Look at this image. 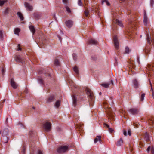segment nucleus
Segmentation results:
<instances>
[{
    "label": "nucleus",
    "instance_id": "423d86ee",
    "mask_svg": "<svg viewBox=\"0 0 154 154\" xmlns=\"http://www.w3.org/2000/svg\"><path fill=\"white\" fill-rule=\"evenodd\" d=\"M113 39L115 48L116 49H118L119 48V43L117 36H115L113 38Z\"/></svg>",
    "mask_w": 154,
    "mask_h": 154
},
{
    "label": "nucleus",
    "instance_id": "49530a36",
    "mask_svg": "<svg viewBox=\"0 0 154 154\" xmlns=\"http://www.w3.org/2000/svg\"><path fill=\"white\" fill-rule=\"evenodd\" d=\"M25 146H23V149L22 151V152L23 154H25Z\"/></svg>",
    "mask_w": 154,
    "mask_h": 154
},
{
    "label": "nucleus",
    "instance_id": "39448f33",
    "mask_svg": "<svg viewBox=\"0 0 154 154\" xmlns=\"http://www.w3.org/2000/svg\"><path fill=\"white\" fill-rule=\"evenodd\" d=\"M147 40L148 43L150 45H152L154 46V39L152 38L148 33H147Z\"/></svg>",
    "mask_w": 154,
    "mask_h": 154
},
{
    "label": "nucleus",
    "instance_id": "20e7f679",
    "mask_svg": "<svg viewBox=\"0 0 154 154\" xmlns=\"http://www.w3.org/2000/svg\"><path fill=\"white\" fill-rule=\"evenodd\" d=\"M51 124L48 121L46 122L43 125L44 129L47 131H49L51 130Z\"/></svg>",
    "mask_w": 154,
    "mask_h": 154
},
{
    "label": "nucleus",
    "instance_id": "6e6552de",
    "mask_svg": "<svg viewBox=\"0 0 154 154\" xmlns=\"http://www.w3.org/2000/svg\"><path fill=\"white\" fill-rule=\"evenodd\" d=\"M48 41V38L45 35H43L40 38V42L45 43L47 42Z\"/></svg>",
    "mask_w": 154,
    "mask_h": 154
},
{
    "label": "nucleus",
    "instance_id": "37998d69",
    "mask_svg": "<svg viewBox=\"0 0 154 154\" xmlns=\"http://www.w3.org/2000/svg\"><path fill=\"white\" fill-rule=\"evenodd\" d=\"M72 56L73 59L75 60H76L77 58V56L76 54L75 53H73L72 54Z\"/></svg>",
    "mask_w": 154,
    "mask_h": 154
},
{
    "label": "nucleus",
    "instance_id": "774afa93",
    "mask_svg": "<svg viewBox=\"0 0 154 154\" xmlns=\"http://www.w3.org/2000/svg\"><path fill=\"white\" fill-rule=\"evenodd\" d=\"M152 97L153 99H154V92H152Z\"/></svg>",
    "mask_w": 154,
    "mask_h": 154
},
{
    "label": "nucleus",
    "instance_id": "5701e85b",
    "mask_svg": "<svg viewBox=\"0 0 154 154\" xmlns=\"http://www.w3.org/2000/svg\"><path fill=\"white\" fill-rule=\"evenodd\" d=\"M143 137H144V139L145 140L148 142L149 140V137L147 133H145L143 135Z\"/></svg>",
    "mask_w": 154,
    "mask_h": 154
},
{
    "label": "nucleus",
    "instance_id": "f8f14e48",
    "mask_svg": "<svg viewBox=\"0 0 154 154\" xmlns=\"http://www.w3.org/2000/svg\"><path fill=\"white\" fill-rule=\"evenodd\" d=\"M98 43V42L93 39H90L87 42L88 44L91 45H97Z\"/></svg>",
    "mask_w": 154,
    "mask_h": 154
},
{
    "label": "nucleus",
    "instance_id": "ddd939ff",
    "mask_svg": "<svg viewBox=\"0 0 154 154\" xmlns=\"http://www.w3.org/2000/svg\"><path fill=\"white\" fill-rule=\"evenodd\" d=\"M73 100V105L75 107L77 104V97L75 95H73L72 96Z\"/></svg>",
    "mask_w": 154,
    "mask_h": 154
},
{
    "label": "nucleus",
    "instance_id": "7c9ffc66",
    "mask_svg": "<svg viewBox=\"0 0 154 154\" xmlns=\"http://www.w3.org/2000/svg\"><path fill=\"white\" fill-rule=\"evenodd\" d=\"M144 50L145 54H148V53L149 52V48L148 47L146 46L145 47Z\"/></svg>",
    "mask_w": 154,
    "mask_h": 154
},
{
    "label": "nucleus",
    "instance_id": "c03bdc74",
    "mask_svg": "<svg viewBox=\"0 0 154 154\" xmlns=\"http://www.w3.org/2000/svg\"><path fill=\"white\" fill-rule=\"evenodd\" d=\"M26 61V60H25L24 59V58H23V59H20V63L21 62V63H22V64H23V63H25V62Z\"/></svg>",
    "mask_w": 154,
    "mask_h": 154
},
{
    "label": "nucleus",
    "instance_id": "0eeeda50",
    "mask_svg": "<svg viewBox=\"0 0 154 154\" xmlns=\"http://www.w3.org/2000/svg\"><path fill=\"white\" fill-rule=\"evenodd\" d=\"M107 111L108 115L109 116L110 119L114 120L115 119L114 118L115 116V113H113L112 111H111L110 110V109H109L108 110H107Z\"/></svg>",
    "mask_w": 154,
    "mask_h": 154
},
{
    "label": "nucleus",
    "instance_id": "c756f323",
    "mask_svg": "<svg viewBox=\"0 0 154 154\" xmlns=\"http://www.w3.org/2000/svg\"><path fill=\"white\" fill-rule=\"evenodd\" d=\"M14 33L15 34L19 35V28H16L14 30Z\"/></svg>",
    "mask_w": 154,
    "mask_h": 154
},
{
    "label": "nucleus",
    "instance_id": "13d9d810",
    "mask_svg": "<svg viewBox=\"0 0 154 154\" xmlns=\"http://www.w3.org/2000/svg\"><path fill=\"white\" fill-rule=\"evenodd\" d=\"M154 4V1L153 0H151V5L152 6Z\"/></svg>",
    "mask_w": 154,
    "mask_h": 154
},
{
    "label": "nucleus",
    "instance_id": "338daca9",
    "mask_svg": "<svg viewBox=\"0 0 154 154\" xmlns=\"http://www.w3.org/2000/svg\"><path fill=\"white\" fill-rule=\"evenodd\" d=\"M69 82V84H70L71 83V84L72 85V83H73V82L72 81H71V82H70V81Z\"/></svg>",
    "mask_w": 154,
    "mask_h": 154
},
{
    "label": "nucleus",
    "instance_id": "4c0bfd02",
    "mask_svg": "<svg viewBox=\"0 0 154 154\" xmlns=\"http://www.w3.org/2000/svg\"><path fill=\"white\" fill-rule=\"evenodd\" d=\"M14 58L15 60L17 62H19V57L17 55H15L14 56Z\"/></svg>",
    "mask_w": 154,
    "mask_h": 154
},
{
    "label": "nucleus",
    "instance_id": "7ed1b4c3",
    "mask_svg": "<svg viewBox=\"0 0 154 154\" xmlns=\"http://www.w3.org/2000/svg\"><path fill=\"white\" fill-rule=\"evenodd\" d=\"M135 22L133 20H129V29L130 33H132V32L134 30L135 28L134 26H135Z\"/></svg>",
    "mask_w": 154,
    "mask_h": 154
},
{
    "label": "nucleus",
    "instance_id": "f03ea898",
    "mask_svg": "<svg viewBox=\"0 0 154 154\" xmlns=\"http://www.w3.org/2000/svg\"><path fill=\"white\" fill-rule=\"evenodd\" d=\"M68 150V147L66 146H61L57 149V152L59 153H63Z\"/></svg>",
    "mask_w": 154,
    "mask_h": 154
},
{
    "label": "nucleus",
    "instance_id": "09e8293b",
    "mask_svg": "<svg viewBox=\"0 0 154 154\" xmlns=\"http://www.w3.org/2000/svg\"><path fill=\"white\" fill-rule=\"evenodd\" d=\"M24 19V17L22 14L20 12V19L22 21Z\"/></svg>",
    "mask_w": 154,
    "mask_h": 154
},
{
    "label": "nucleus",
    "instance_id": "4d7b16f0",
    "mask_svg": "<svg viewBox=\"0 0 154 154\" xmlns=\"http://www.w3.org/2000/svg\"><path fill=\"white\" fill-rule=\"evenodd\" d=\"M108 128L109 132H110L111 133H112L113 132V130L112 128H110L109 127Z\"/></svg>",
    "mask_w": 154,
    "mask_h": 154
},
{
    "label": "nucleus",
    "instance_id": "cd10ccee",
    "mask_svg": "<svg viewBox=\"0 0 154 154\" xmlns=\"http://www.w3.org/2000/svg\"><path fill=\"white\" fill-rule=\"evenodd\" d=\"M84 14H85V16L86 17H88V16L89 14V10L88 9H87L86 8H85V10L84 11Z\"/></svg>",
    "mask_w": 154,
    "mask_h": 154
},
{
    "label": "nucleus",
    "instance_id": "79ce46f5",
    "mask_svg": "<svg viewBox=\"0 0 154 154\" xmlns=\"http://www.w3.org/2000/svg\"><path fill=\"white\" fill-rule=\"evenodd\" d=\"M38 80L39 83L42 84L43 83V80L41 78H39L38 79Z\"/></svg>",
    "mask_w": 154,
    "mask_h": 154
},
{
    "label": "nucleus",
    "instance_id": "c85d7f7f",
    "mask_svg": "<svg viewBox=\"0 0 154 154\" xmlns=\"http://www.w3.org/2000/svg\"><path fill=\"white\" fill-rule=\"evenodd\" d=\"M123 143V141L122 138H120V140L117 142V146H120Z\"/></svg>",
    "mask_w": 154,
    "mask_h": 154
},
{
    "label": "nucleus",
    "instance_id": "f704fd0d",
    "mask_svg": "<svg viewBox=\"0 0 154 154\" xmlns=\"http://www.w3.org/2000/svg\"><path fill=\"white\" fill-rule=\"evenodd\" d=\"M73 70L75 72L76 74H78L79 73V70L78 69V68L76 66H75L74 68H73Z\"/></svg>",
    "mask_w": 154,
    "mask_h": 154
},
{
    "label": "nucleus",
    "instance_id": "f3484780",
    "mask_svg": "<svg viewBox=\"0 0 154 154\" xmlns=\"http://www.w3.org/2000/svg\"><path fill=\"white\" fill-rule=\"evenodd\" d=\"M148 122L149 125L151 126L150 127L152 126L154 127V118L149 119Z\"/></svg>",
    "mask_w": 154,
    "mask_h": 154
},
{
    "label": "nucleus",
    "instance_id": "bf43d9fd",
    "mask_svg": "<svg viewBox=\"0 0 154 154\" xmlns=\"http://www.w3.org/2000/svg\"><path fill=\"white\" fill-rule=\"evenodd\" d=\"M123 134H124V135L125 136H126L127 135V132H126V131H125V130H124Z\"/></svg>",
    "mask_w": 154,
    "mask_h": 154
},
{
    "label": "nucleus",
    "instance_id": "a211bd4d",
    "mask_svg": "<svg viewBox=\"0 0 154 154\" xmlns=\"http://www.w3.org/2000/svg\"><path fill=\"white\" fill-rule=\"evenodd\" d=\"M25 5L26 8L27 9H28L29 11H32L33 9L31 5L29 4L27 2L25 3Z\"/></svg>",
    "mask_w": 154,
    "mask_h": 154
},
{
    "label": "nucleus",
    "instance_id": "e433bc0d",
    "mask_svg": "<svg viewBox=\"0 0 154 154\" xmlns=\"http://www.w3.org/2000/svg\"><path fill=\"white\" fill-rule=\"evenodd\" d=\"M25 126L22 123L20 122V129L23 130L25 128Z\"/></svg>",
    "mask_w": 154,
    "mask_h": 154
},
{
    "label": "nucleus",
    "instance_id": "473e14b6",
    "mask_svg": "<svg viewBox=\"0 0 154 154\" xmlns=\"http://www.w3.org/2000/svg\"><path fill=\"white\" fill-rule=\"evenodd\" d=\"M104 2L106 3V5L108 6H109L110 5L109 3L107 0H103L102 1L101 3L102 4H103Z\"/></svg>",
    "mask_w": 154,
    "mask_h": 154
},
{
    "label": "nucleus",
    "instance_id": "de8ad7c7",
    "mask_svg": "<svg viewBox=\"0 0 154 154\" xmlns=\"http://www.w3.org/2000/svg\"><path fill=\"white\" fill-rule=\"evenodd\" d=\"M149 84H150V86H151V91H152V92H154V91H153V85H152V84L151 82L149 80Z\"/></svg>",
    "mask_w": 154,
    "mask_h": 154
},
{
    "label": "nucleus",
    "instance_id": "4be33fe9",
    "mask_svg": "<svg viewBox=\"0 0 154 154\" xmlns=\"http://www.w3.org/2000/svg\"><path fill=\"white\" fill-rule=\"evenodd\" d=\"M134 87L135 88H137L139 87V84L138 82L136 79H134L133 81Z\"/></svg>",
    "mask_w": 154,
    "mask_h": 154
},
{
    "label": "nucleus",
    "instance_id": "9b49d317",
    "mask_svg": "<svg viewBox=\"0 0 154 154\" xmlns=\"http://www.w3.org/2000/svg\"><path fill=\"white\" fill-rule=\"evenodd\" d=\"M65 23L66 26L69 28L71 27L73 25V22L71 20L66 21Z\"/></svg>",
    "mask_w": 154,
    "mask_h": 154
},
{
    "label": "nucleus",
    "instance_id": "72a5a7b5",
    "mask_svg": "<svg viewBox=\"0 0 154 154\" xmlns=\"http://www.w3.org/2000/svg\"><path fill=\"white\" fill-rule=\"evenodd\" d=\"M60 104V102L59 100H57L55 103V106L57 108H58Z\"/></svg>",
    "mask_w": 154,
    "mask_h": 154
},
{
    "label": "nucleus",
    "instance_id": "aec40b11",
    "mask_svg": "<svg viewBox=\"0 0 154 154\" xmlns=\"http://www.w3.org/2000/svg\"><path fill=\"white\" fill-rule=\"evenodd\" d=\"M9 130L8 128H5L3 131L2 136L3 137H7L8 135Z\"/></svg>",
    "mask_w": 154,
    "mask_h": 154
},
{
    "label": "nucleus",
    "instance_id": "e2e57ef3",
    "mask_svg": "<svg viewBox=\"0 0 154 154\" xmlns=\"http://www.w3.org/2000/svg\"><path fill=\"white\" fill-rule=\"evenodd\" d=\"M57 37L59 39V40H60V41L61 42V38L60 36H59V35H58L57 36Z\"/></svg>",
    "mask_w": 154,
    "mask_h": 154
},
{
    "label": "nucleus",
    "instance_id": "6ab92c4d",
    "mask_svg": "<svg viewBox=\"0 0 154 154\" xmlns=\"http://www.w3.org/2000/svg\"><path fill=\"white\" fill-rule=\"evenodd\" d=\"M98 141H99L100 143L102 142V140L101 139V136H97L94 140V143H96Z\"/></svg>",
    "mask_w": 154,
    "mask_h": 154
},
{
    "label": "nucleus",
    "instance_id": "c9c22d12",
    "mask_svg": "<svg viewBox=\"0 0 154 154\" xmlns=\"http://www.w3.org/2000/svg\"><path fill=\"white\" fill-rule=\"evenodd\" d=\"M8 2V0H0V6H2L6 2Z\"/></svg>",
    "mask_w": 154,
    "mask_h": 154
},
{
    "label": "nucleus",
    "instance_id": "680f3d73",
    "mask_svg": "<svg viewBox=\"0 0 154 154\" xmlns=\"http://www.w3.org/2000/svg\"><path fill=\"white\" fill-rule=\"evenodd\" d=\"M128 133L129 136H131V133L130 130H128Z\"/></svg>",
    "mask_w": 154,
    "mask_h": 154
},
{
    "label": "nucleus",
    "instance_id": "052dcab7",
    "mask_svg": "<svg viewBox=\"0 0 154 154\" xmlns=\"http://www.w3.org/2000/svg\"><path fill=\"white\" fill-rule=\"evenodd\" d=\"M38 154H43L42 153V151L40 150H39L38 151Z\"/></svg>",
    "mask_w": 154,
    "mask_h": 154
},
{
    "label": "nucleus",
    "instance_id": "864d4df0",
    "mask_svg": "<svg viewBox=\"0 0 154 154\" xmlns=\"http://www.w3.org/2000/svg\"><path fill=\"white\" fill-rule=\"evenodd\" d=\"M151 152L152 154H154V149L153 147H151Z\"/></svg>",
    "mask_w": 154,
    "mask_h": 154
},
{
    "label": "nucleus",
    "instance_id": "f257e3e1",
    "mask_svg": "<svg viewBox=\"0 0 154 154\" xmlns=\"http://www.w3.org/2000/svg\"><path fill=\"white\" fill-rule=\"evenodd\" d=\"M85 91L88 96V100L89 103H92L94 100V97L92 92L90 89L88 88H86Z\"/></svg>",
    "mask_w": 154,
    "mask_h": 154
},
{
    "label": "nucleus",
    "instance_id": "69168bd1",
    "mask_svg": "<svg viewBox=\"0 0 154 154\" xmlns=\"http://www.w3.org/2000/svg\"><path fill=\"white\" fill-rule=\"evenodd\" d=\"M104 125L106 126L108 128H109V125L107 124H105Z\"/></svg>",
    "mask_w": 154,
    "mask_h": 154
},
{
    "label": "nucleus",
    "instance_id": "8fccbe9b",
    "mask_svg": "<svg viewBox=\"0 0 154 154\" xmlns=\"http://www.w3.org/2000/svg\"><path fill=\"white\" fill-rule=\"evenodd\" d=\"M78 5L80 6H82V4L81 2V0H78Z\"/></svg>",
    "mask_w": 154,
    "mask_h": 154
},
{
    "label": "nucleus",
    "instance_id": "2f4dec72",
    "mask_svg": "<svg viewBox=\"0 0 154 154\" xmlns=\"http://www.w3.org/2000/svg\"><path fill=\"white\" fill-rule=\"evenodd\" d=\"M11 11V9L8 8H6L4 11V14H9Z\"/></svg>",
    "mask_w": 154,
    "mask_h": 154
},
{
    "label": "nucleus",
    "instance_id": "0e129e2a",
    "mask_svg": "<svg viewBox=\"0 0 154 154\" xmlns=\"http://www.w3.org/2000/svg\"><path fill=\"white\" fill-rule=\"evenodd\" d=\"M18 48L17 51H18L19 50V44H18L17 45Z\"/></svg>",
    "mask_w": 154,
    "mask_h": 154
},
{
    "label": "nucleus",
    "instance_id": "a18cd8bd",
    "mask_svg": "<svg viewBox=\"0 0 154 154\" xmlns=\"http://www.w3.org/2000/svg\"><path fill=\"white\" fill-rule=\"evenodd\" d=\"M3 139H4V142L5 143H7V142L8 141V137H4Z\"/></svg>",
    "mask_w": 154,
    "mask_h": 154
},
{
    "label": "nucleus",
    "instance_id": "a878e982",
    "mask_svg": "<svg viewBox=\"0 0 154 154\" xmlns=\"http://www.w3.org/2000/svg\"><path fill=\"white\" fill-rule=\"evenodd\" d=\"M54 63L55 66H60V62L59 60L57 59H55Z\"/></svg>",
    "mask_w": 154,
    "mask_h": 154
},
{
    "label": "nucleus",
    "instance_id": "393cba45",
    "mask_svg": "<svg viewBox=\"0 0 154 154\" xmlns=\"http://www.w3.org/2000/svg\"><path fill=\"white\" fill-rule=\"evenodd\" d=\"M29 28L32 34H34L35 32V30L34 27L33 26L31 25L29 26Z\"/></svg>",
    "mask_w": 154,
    "mask_h": 154
},
{
    "label": "nucleus",
    "instance_id": "412c9836",
    "mask_svg": "<svg viewBox=\"0 0 154 154\" xmlns=\"http://www.w3.org/2000/svg\"><path fill=\"white\" fill-rule=\"evenodd\" d=\"M113 22L116 23L117 24L119 25L121 27H123V25L121 21H119L118 19L114 20L113 21Z\"/></svg>",
    "mask_w": 154,
    "mask_h": 154
},
{
    "label": "nucleus",
    "instance_id": "a19ab883",
    "mask_svg": "<svg viewBox=\"0 0 154 154\" xmlns=\"http://www.w3.org/2000/svg\"><path fill=\"white\" fill-rule=\"evenodd\" d=\"M145 95V94L144 93H143L141 94V101H143Z\"/></svg>",
    "mask_w": 154,
    "mask_h": 154
},
{
    "label": "nucleus",
    "instance_id": "1a4fd4ad",
    "mask_svg": "<svg viewBox=\"0 0 154 154\" xmlns=\"http://www.w3.org/2000/svg\"><path fill=\"white\" fill-rule=\"evenodd\" d=\"M56 99V98L54 96H51L48 97L46 100V103H50V102L53 101L54 100H55Z\"/></svg>",
    "mask_w": 154,
    "mask_h": 154
},
{
    "label": "nucleus",
    "instance_id": "603ef678",
    "mask_svg": "<svg viewBox=\"0 0 154 154\" xmlns=\"http://www.w3.org/2000/svg\"><path fill=\"white\" fill-rule=\"evenodd\" d=\"M5 72V70L4 69V68H2V75H4V73Z\"/></svg>",
    "mask_w": 154,
    "mask_h": 154
},
{
    "label": "nucleus",
    "instance_id": "4468645a",
    "mask_svg": "<svg viewBox=\"0 0 154 154\" xmlns=\"http://www.w3.org/2000/svg\"><path fill=\"white\" fill-rule=\"evenodd\" d=\"M129 112L133 115H136L138 112V110L137 109L132 108L130 109Z\"/></svg>",
    "mask_w": 154,
    "mask_h": 154
},
{
    "label": "nucleus",
    "instance_id": "b1692460",
    "mask_svg": "<svg viewBox=\"0 0 154 154\" xmlns=\"http://www.w3.org/2000/svg\"><path fill=\"white\" fill-rule=\"evenodd\" d=\"M129 66H130V67H129L130 68V70H131V71H133L132 70V69L133 68V69H134L135 68V65L133 63H130L129 64ZM130 71H129V74L130 73Z\"/></svg>",
    "mask_w": 154,
    "mask_h": 154
},
{
    "label": "nucleus",
    "instance_id": "3c124183",
    "mask_svg": "<svg viewBox=\"0 0 154 154\" xmlns=\"http://www.w3.org/2000/svg\"><path fill=\"white\" fill-rule=\"evenodd\" d=\"M3 37V34L2 31V30H0V38L1 39H2Z\"/></svg>",
    "mask_w": 154,
    "mask_h": 154
},
{
    "label": "nucleus",
    "instance_id": "6e6d98bb",
    "mask_svg": "<svg viewBox=\"0 0 154 154\" xmlns=\"http://www.w3.org/2000/svg\"><path fill=\"white\" fill-rule=\"evenodd\" d=\"M63 3L66 5L68 2V0H63Z\"/></svg>",
    "mask_w": 154,
    "mask_h": 154
},
{
    "label": "nucleus",
    "instance_id": "ea45409f",
    "mask_svg": "<svg viewBox=\"0 0 154 154\" xmlns=\"http://www.w3.org/2000/svg\"><path fill=\"white\" fill-rule=\"evenodd\" d=\"M65 8L67 12H68V13H71V10L68 6H66Z\"/></svg>",
    "mask_w": 154,
    "mask_h": 154
},
{
    "label": "nucleus",
    "instance_id": "bb28decb",
    "mask_svg": "<svg viewBox=\"0 0 154 154\" xmlns=\"http://www.w3.org/2000/svg\"><path fill=\"white\" fill-rule=\"evenodd\" d=\"M109 85L110 84L108 83H102L100 84V85L102 87L106 88H109Z\"/></svg>",
    "mask_w": 154,
    "mask_h": 154
},
{
    "label": "nucleus",
    "instance_id": "58836bf2",
    "mask_svg": "<svg viewBox=\"0 0 154 154\" xmlns=\"http://www.w3.org/2000/svg\"><path fill=\"white\" fill-rule=\"evenodd\" d=\"M129 48L128 47H125V53L128 54L129 53Z\"/></svg>",
    "mask_w": 154,
    "mask_h": 154
},
{
    "label": "nucleus",
    "instance_id": "9d476101",
    "mask_svg": "<svg viewBox=\"0 0 154 154\" xmlns=\"http://www.w3.org/2000/svg\"><path fill=\"white\" fill-rule=\"evenodd\" d=\"M147 67L146 68V70L151 71H153L154 70L153 68H154V64H149L147 65Z\"/></svg>",
    "mask_w": 154,
    "mask_h": 154
},
{
    "label": "nucleus",
    "instance_id": "dca6fc26",
    "mask_svg": "<svg viewBox=\"0 0 154 154\" xmlns=\"http://www.w3.org/2000/svg\"><path fill=\"white\" fill-rule=\"evenodd\" d=\"M144 19H143V23L144 25L145 26L147 25V22H148V18L146 16V13L145 11H144Z\"/></svg>",
    "mask_w": 154,
    "mask_h": 154
},
{
    "label": "nucleus",
    "instance_id": "2eb2a0df",
    "mask_svg": "<svg viewBox=\"0 0 154 154\" xmlns=\"http://www.w3.org/2000/svg\"><path fill=\"white\" fill-rule=\"evenodd\" d=\"M11 86L14 89L17 88L18 86V85L16 84V83L14 82V80L13 79H11Z\"/></svg>",
    "mask_w": 154,
    "mask_h": 154
},
{
    "label": "nucleus",
    "instance_id": "5fc2aeb1",
    "mask_svg": "<svg viewBox=\"0 0 154 154\" xmlns=\"http://www.w3.org/2000/svg\"><path fill=\"white\" fill-rule=\"evenodd\" d=\"M151 148L150 146H149L146 149V150L147 152H149L150 150H151Z\"/></svg>",
    "mask_w": 154,
    "mask_h": 154
}]
</instances>
